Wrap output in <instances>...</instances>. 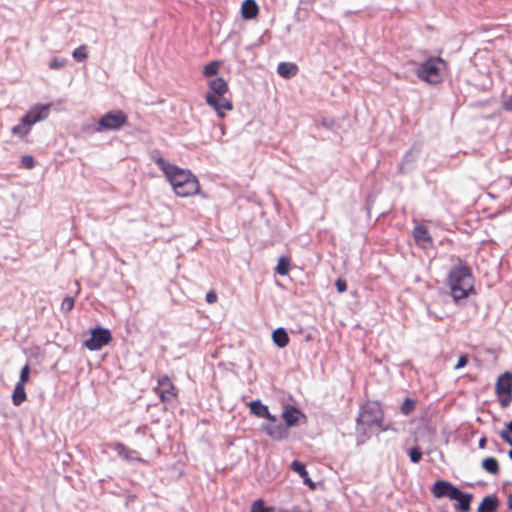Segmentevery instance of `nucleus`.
I'll use <instances>...</instances> for the list:
<instances>
[{
    "label": "nucleus",
    "instance_id": "2",
    "mask_svg": "<svg viewBox=\"0 0 512 512\" xmlns=\"http://www.w3.org/2000/svg\"><path fill=\"white\" fill-rule=\"evenodd\" d=\"M448 285L455 302L467 298L470 294H475L474 277L471 269L462 262H459L450 270Z\"/></svg>",
    "mask_w": 512,
    "mask_h": 512
},
{
    "label": "nucleus",
    "instance_id": "14",
    "mask_svg": "<svg viewBox=\"0 0 512 512\" xmlns=\"http://www.w3.org/2000/svg\"><path fill=\"white\" fill-rule=\"evenodd\" d=\"M262 430L274 440H282L288 435V428L282 424H264Z\"/></svg>",
    "mask_w": 512,
    "mask_h": 512
},
{
    "label": "nucleus",
    "instance_id": "36",
    "mask_svg": "<svg viewBox=\"0 0 512 512\" xmlns=\"http://www.w3.org/2000/svg\"><path fill=\"white\" fill-rule=\"evenodd\" d=\"M22 164L24 167L31 169L34 167V159L32 156H24L22 157Z\"/></svg>",
    "mask_w": 512,
    "mask_h": 512
},
{
    "label": "nucleus",
    "instance_id": "23",
    "mask_svg": "<svg viewBox=\"0 0 512 512\" xmlns=\"http://www.w3.org/2000/svg\"><path fill=\"white\" fill-rule=\"evenodd\" d=\"M413 236L418 244L425 246L426 243L431 242L428 231L424 226H417L413 231Z\"/></svg>",
    "mask_w": 512,
    "mask_h": 512
},
{
    "label": "nucleus",
    "instance_id": "6",
    "mask_svg": "<svg viewBox=\"0 0 512 512\" xmlns=\"http://www.w3.org/2000/svg\"><path fill=\"white\" fill-rule=\"evenodd\" d=\"M495 392L498 396L500 405L503 408L508 407L512 402V374L504 372L501 374L495 385Z\"/></svg>",
    "mask_w": 512,
    "mask_h": 512
},
{
    "label": "nucleus",
    "instance_id": "40",
    "mask_svg": "<svg viewBox=\"0 0 512 512\" xmlns=\"http://www.w3.org/2000/svg\"><path fill=\"white\" fill-rule=\"evenodd\" d=\"M216 299H217V296H216V294H215V293H208V294L206 295V300H207V302H209V303H213V302H215V301H216Z\"/></svg>",
    "mask_w": 512,
    "mask_h": 512
},
{
    "label": "nucleus",
    "instance_id": "4",
    "mask_svg": "<svg viewBox=\"0 0 512 512\" xmlns=\"http://www.w3.org/2000/svg\"><path fill=\"white\" fill-rule=\"evenodd\" d=\"M383 420L382 411L378 403L365 404L357 418L358 427L365 432L366 427L378 426L381 427Z\"/></svg>",
    "mask_w": 512,
    "mask_h": 512
},
{
    "label": "nucleus",
    "instance_id": "29",
    "mask_svg": "<svg viewBox=\"0 0 512 512\" xmlns=\"http://www.w3.org/2000/svg\"><path fill=\"white\" fill-rule=\"evenodd\" d=\"M291 469L296 472L300 477H306L307 476V471H306V467L305 465L302 463V462H299V461H293L291 463Z\"/></svg>",
    "mask_w": 512,
    "mask_h": 512
},
{
    "label": "nucleus",
    "instance_id": "8",
    "mask_svg": "<svg viewBox=\"0 0 512 512\" xmlns=\"http://www.w3.org/2000/svg\"><path fill=\"white\" fill-rule=\"evenodd\" d=\"M431 491L435 498L447 497L453 500L458 499L459 496H462V491H460L456 486L445 480L436 481L432 486Z\"/></svg>",
    "mask_w": 512,
    "mask_h": 512
},
{
    "label": "nucleus",
    "instance_id": "20",
    "mask_svg": "<svg viewBox=\"0 0 512 512\" xmlns=\"http://www.w3.org/2000/svg\"><path fill=\"white\" fill-rule=\"evenodd\" d=\"M298 68L295 64L289 62H281L278 64L277 72L284 78H290L296 75Z\"/></svg>",
    "mask_w": 512,
    "mask_h": 512
},
{
    "label": "nucleus",
    "instance_id": "41",
    "mask_svg": "<svg viewBox=\"0 0 512 512\" xmlns=\"http://www.w3.org/2000/svg\"><path fill=\"white\" fill-rule=\"evenodd\" d=\"M504 107L506 110L512 111V96L507 101H505Z\"/></svg>",
    "mask_w": 512,
    "mask_h": 512
},
{
    "label": "nucleus",
    "instance_id": "10",
    "mask_svg": "<svg viewBox=\"0 0 512 512\" xmlns=\"http://www.w3.org/2000/svg\"><path fill=\"white\" fill-rule=\"evenodd\" d=\"M154 391L163 403H168L176 397L175 387L166 376L158 380V386Z\"/></svg>",
    "mask_w": 512,
    "mask_h": 512
},
{
    "label": "nucleus",
    "instance_id": "21",
    "mask_svg": "<svg viewBox=\"0 0 512 512\" xmlns=\"http://www.w3.org/2000/svg\"><path fill=\"white\" fill-rule=\"evenodd\" d=\"M272 339L279 348H284L289 343V336L285 329L278 328L272 333Z\"/></svg>",
    "mask_w": 512,
    "mask_h": 512
},
{
    "label": "nucleus",
    "instance_id": "11",
    "mask_svg": "<svg viewBox=\"0 0 512 512\" xmlns=\"http://www.w3.org/2000/svg\"><path fill=\"white\" fill-rule=\"evenodd\" d=\"M50 109L51 104H36L29 108L24 117L28 118L29 123L33 126L34 124L47 119L50 114Z\"/></svg>",
    "mask_w": 512,
    "mask_h": 512
},
{
    "label": "nucleus",
    "instance_id": "35",
    "mask_svg": "<svg viewBox=\"0 0 512 512\" xmlns=\"http://www.w3.org/2000/svg\"><path fill=\"white\" fill-rule=\"evenodd\" d=\"M65 64H66V59H64V58H61V59L54 58L49 63V68L53 69V70H56V69H60V68L64 67Z\"/></svg>",
    "mask_w": 512,
    "mask_h": 512
},
{
    "label": "nucleus",
    "instance_id": "28",
    "mask_svg": "<svg viewBox=\"0 0 512 512\" xmlns=\"http://www.w3.org/2000/svg\"><path fill=\"white\" fill-rule=\"evenodd\" d=\"M219 66L220 64L217 61L210 62L207 65H205L203 74L207 77L214 76L218 73Z\"/></svg>",
    "mask_w": 512,
    "mask_h": 512
},
{
    "label": "nucleus",
    "instance_id": "25",
    "mask_svg": "<svg viewBox=\"0 0 512 512\" xmlns=\"http://www.w3.org/2000/svg\"><path fill=\"white\" fill-rule=\"evenodd\" d=\"M472 497V494L462 492V496H459L458 499H455L458 501V510L461 512H468L470 510Z\"/></svg>",
    "mask_w": 512,
    "mask_h": 512
},
{
    "label": "nucleus",
    "instance_id": "22",
    "mask_svg": "<svg viewBox=\"0 0 512 512\" xmlns=\"http://www.w3.org/2000/svg\"><path fill=\"white\" fill-rule=\"evenodd\" d=\"M25 385L21 383H16L13 393H12V401L15 406L21 405L26 400V392L24 389Z\"/></svg>",
    "mask_w": 512,
    "mask_h": 512
},
{
    "label": "nucleus",
    "instance_id": "31",
    "mask_svg": "<svg viewBox=\"0 0 512 512\" xmlns=\"http://www.w3.org/2000/svg\"><path fill=\"white\" fill-rule=\"evenodd\" d=\"M510 434H512V421L507 425L505 430L500 432V437L502 440L512 446V438Z\"/></svg>",
    "mask_w": 512,
    "mask_h": 512
},
{
    "label": "nucleus",
    "instance_id": "13",
    "mask_svg": "<svg viewBox=\"0 0 512 512\" xmlns=\"http://www.w3.org/2000/svg\"><path fill=\"white\" fill-rule=\"evenodd\" d=\"M249 407L251 410V413L254 414L257 417L265 418L271 422L276 421V416L272 415L269 412V409L266 405H264L260 400H254L249 403Z\"/></svg>",
    "mask_w": 512,
    "mask_h": 512
},
{
    "label": "nucleus",
    "instance_id": "1",
    "mask_svg": "<svg viewBox=\"0 0 512 512\" xmlns=\"http://www.w3.org/2000/svg\"><path fill=\"white\" fill-rule=\"evenodd\" d=\"M152 159L162 170L178 196L189 197L198 193L199 182L189 170L182 169L161 156H153Z\"/></svg>",
    "mask_w": 512,
    "mask_h": 512
},
{
    "label": "nucleus",
    "instance_id": "30",
    "mask_svg": "<svg viewBox=\"0 0 512 512\" xmlns=\"http://www.w3.org/2000/svg\"><path fill=\"white\" fill-rule=\"evenodd\" d=\"M74 303H75V300L73 297H70V296H67L63 299L62 303H61V311L67 313L69 311H71L74 307Z\"/></svg>",
    "mask_w": 512,
    "mask_h": 512
},
{
    "label": "nucleus",
    "instance_id": "34",
    "mask_svg": "<svg viewBox=\"0 0 512 512\" xmlns=\"http://www.w3.org/2000/svg\"><path fill=\"white\" fill-rule=\"evenodd\" d=\"M409 457L413 463H418L421 460L422 452L418 448H412L409 451Z\"/></svg>",
    "mask_w": 512,
    "mask_h": 512
},
{
    "label": "nucleus",
    "instance_id": "44",
    "mask_svg": "<svg viewBox=\"0 0 512 512\" xmlns=\"http://www.w3.org/2000/svg\"><path fill=\"white\" fill-rule=\"evenodd\" d=\"M507 506L509 509H512V494L508 497Z\"/></svg>",
    "mask_w": 512,
    "mask_h": 512
},
{
    "label": "nucleus",
    "instance_id": "42",
    "mask_svg": "<svg viewBox=\"0 0 512 512\" xmlns=\"http://www.w3.org/2000/svg\"><path fill=\"white\" fill-rule=\"evenodd\" d=\"M304 481L305 484H308L310 487H314V483L312 482V480L309 478V476L307 475L306 477H301Z\"/></svg>",
    "mask_w": 512,
    "mask_h": 512
},
{
    "label": "nucleus",
    "instance_id": "27",
    "mask_svg": "<svg viewBox=\"0 0 512 512\" xmlns=\"http://www.w3.org/2000/svg\"><path fill=\"white\" fill-rule=\"evenodd\" d=\"M289 266H290L289 259L286 257H281L278 260V263L276 266V272L282 276L287 275L289 272Z\"/></svg>",
    "mask_w": 512,
    "mask_h": 512
},
{
    "label": "nucleus",
    "instance_id": "33",
    "mask_svg": "<svg viewBox=\"0 0 512 512\" xmlns=\"http://www.w3.org/2000/svg\"><path fill=\"white\" fill-rule=\"evenodd\" d=\"M414 406V402L407 398L401 406V411L403 414L408 415L414 409Z\"/></svg>",
    "mask_w": 512,
    "mask_h": 512
},
{
    "label": "nucleus",
    "instance_id": "43",
    "mask_svg": "<svg viewBox=\"0 0 512 512\" xmlns=\"http://www.w3.org/2000/svg\"><path fill=\"white\" fill-rule=\"evenodd\" d=\"M486 442H487V439L485 437H482L480 440H479V448L483 449L485 448L486 446Z\"/></svg>",
    "mask_w": 512,
    "mask_h": 512
},
{
    "label": "nucleus",
    "instance_id": "38",
    "mask_svg": "<svg viewBox=\"0 0 512 512\" xmlns=\"http://www.w3.org/2000/svg\"><path fill=\"white\" fill-rule=\"evenodd\" d=\"M338 292L343 293L347 290V284L344 280L338 279L335 283Z\"/></svg>",
    "mask_w": 512,
    "mask_h": 512
},
{
    "label": "nucleus",
    "instance_id": "7",
    "mask_svg": "<svg viewBox=\"0 0 512 512\" xmlns=\"http://www.w3.org/2000/svg\"><path fill=\"white\" fill-rule=\"evenodd\" d=\"M112 340L111 332L105 328H96L91 331V337L84 343L90 351H98Z\"/></svg>",
    "mask_w": 512,
    "mask_h": 512
},
{
    "label": "nucleus",
    "instance_id": "19",
    "mask_svg": "<svg viewBox=\"0 0 512 512\" xmlns=\"http://www.w3.org/2000/svg\"><path fill=\"white\" fill-rule=\"evenodd\" d=\"M32 125L29 123L28 118L24 116L20 119L19 124L12 127L11 132L14 136L24 138L31 131Z\"/></svg>",
    "mask_w": 512,
    "mask_h": 512
},
{
    "label": "nucleus",
    "instance_id": "17",
    "mask_svg": "<svg viewBox=\"0 0 512 512\" xmlns=\"http://www.w3.org/2000/svg\"><path fill=\"white\" fill-rule=\"evenodd\" d=\"M259 7L255 0H244L241 6V15L244 19H253L258 15Z\"/></svg>",
    "mask_w": 512,
    "mask_h": 512
},
{
    "label": "nucleus",
    "instance_id": "24",
    "mask_svg": "<svg viewBox=\"0 0 512 512\" xmlns=\"http://www.w3.org/2000/svg\"><path fill=\"white\" fill-rule=\"evenodd\" d=\"M482 468L490 474H497L499 472V464L496 458L488 457L482 461Z\"/></svg>",
    "mask_w": 512,
    "mask_h": 512
},
{
    "label": "nucleus",
    "instance_id": "9",
    "mask_svg": "<svg viewBox=\"0 0 512 512\" xmlns=\"http://www.w3.org/2000/svg\"><path fill=\"white\" fill-rule=\"evenodd\" d=\"M206 103L216 112L219 118L225 117L226 111L233 109L232 102L225 95L216 96L212 94L205 95Z\"/></svg>",
    "mask_w": 512,
    "mask_h": 512
},
{
    "label": "nucleus",
    "instance_id": "18",
    "mask_svg": "<svg viewBox=\"0 0 512 512\" xmlns=\"http://www.w3.org/2000/svg\"><path fill=\"white\" fill-rule=\"evenodd\" d=\"M499 506V501L495 495H488L483 498L478 506L477 512H495Z\"/></svg>",
    "mask_w": 512,
    "mask_h": 512
},
{
    "label": "nucleus",
    "instance_id": "12",
    "mask_svg": "<svg viewBox=\"0 0 512 512\" xmlns=\"http://www.w3.org/2000/svg\"><path fill=\"white\" fill-rule=\"evenodd\" d=\"M282 419L285 423V426L289 429L298 425L300 420H305V415L296 407L292 405H288L285 407V410L282 413Z\"/></svg>",
    "mask_w": 512,
    "mask_h": 512
},
{
    "label": "nucleus",
    "instance_id": "32",
    "mask_svg": "<svg viewBox=\"0 0 512 512\" xmlns=\"http://www.w3.org/2000/svg\"><path fill=\"white\" fill-rule=\"evenodd\" d=\"M29 373H30V368H29V365L26 364L21 369L19 381L17 383H21L22 385H25L29 380Z\"/></svg>",
    "mask_w": 512,
    "mask_h": 512
},
{
    "label": "nucleus",
    "instance_id": "3",
    "mask_svg": "<svg viewBox=\"0 0 512 512\" xmlns=\"http://www.w3.org/2000/svg\"><path fill=\"white\" fill-rule=\"evenodd\" d=\"M444 68L445 62L441 58H430L417 69V76L425 82L437 84L442 80Z\"/></svg>",
    "mask_w": 512,
    "mask_h": 512
},
{
    "label": "nucleus",
    "instance_id": "5",
    "mask_svg": "<svg viewBox=\"0 0 512 512\" xmlns=\"http://www.w3.org/2000/svg\"><path fill=\"white\" fill-rule=\"evenodd\" d=\"M127 115L124 111L115 109L105 113L94 128V131L101 133L110 130H119L127 122Z\"/></svg>",
    "mask_w": 512,
    "mask_h": 512
},
{
    "label": "nucleus",
    "instance_id": "37",
    "mask_svg": "<svg viewBox=\"0 0 512 512\" xmlns=\"http://www.w3.org/2000/svg\"><path fill=\"white\" fill-rule=\"evenodd\" d=\"M251 512H265L263 502L261 500L255 501L252 505Z\"/></svg>",
    "mask_w": 512,
    "mask_h": 512
},
{
    "label": "nucleus",
    "instance_id": "39",
    "mask_svg": "<svg viewBox=\"0 0 512 512\" xmlns=\"http://www.w3.org/2000/svg\"><path fill=\"white\" fill-rule=\"evenodd\" d=\"M468 362V357L466 355H461L457 361V364L455 365V369H460L466 366Z\"/></svg>",
    "mask_w": 512,
    "mask_h": 512
},
{
    "label": "nucleus",
    "instance_id": "15",
    "mask_svg": "<svg viewBox=\"0 0 512 512\" xmlns=\"http://www.w3.org/2000/svg\"><path fill=\"white\" fill-rule=\"evenodd\" d=\"M114 451H116L117 455L126 461H139L143 460L138 456V453L134 450L129 449L122 443H114L112 445Z\"/></svg>",
    "mask_w": 512,
    "mask_h": 512
},
{
    "label": "nucleus",
    "instance_id": "16",
    "mask_svg": "<svg viewBox=\"0 0 512 512\" xmlns=\"http://www.w3.org/2000/svg\"><path fill=\"white\" fill-rule=\"evenodd\" d=\"M208 86L209 91L206 94L221 96L226 95V93L228 92V84L221 77L211 80Z\"/></svg>",
    "mask_w": 512,
    "mask_h": 512
},
{
    "label": "nucleus",
    "instance_id": "26",
    "mask_svg": "<svg viewBox=\"0 0 512 512\" xmlns=\"http://www.w3.org/2000/svg\"><path fill=\"white\" fill-rule=\"evenodd\" d=\"M72 57L77 62H83L88 57V47L86 45H80L72 52Z\"/></svg>",
    "mask_w": 512,
    "mask_h": 512
}]
</instances>
